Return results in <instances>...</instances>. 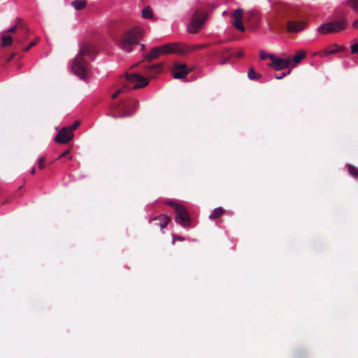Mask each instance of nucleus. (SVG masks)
<instances>
[{
    "label": "nucleus",
    "mask_w": 358,
    "mask_h": 358,
    "mask_svg": "<svg viewBox=\"0 0 358 358\" xmlns=\"http://www.w3.org/2000/svg\"><path fill=\"white\" fill-rule=\"evenodd\" d=\"M92 51V48L90 43L82 44L72 63L73 71L81 79L87 78L89 64L84 59V57L90 56Z\"/></svg>",
    "instance_id": "f257e3e1"
},
{
    "label": "nucleus",
    "mask_w": 358,
    "mask_h": 358,
    "mask_svg": "<svg viewBox=\"0 0 358 358\" xmlns=\"http://www.w3.org/2000/svg\"><path fill=\"white\" fill-rule=\"evenodd\" d=\"M144 35L143 28L135 27L123 34L119 41V46L124 51L129 52L138 44Z\"/></svg>",
    "instance_id": "f03ea898"
},
{
    "label": "nucleus",
    "mask_w": 358,
    "mask_h": 358,
    "mask_svg": "<svg viewBox=\"0 0 358 358\" xmlns=\"http://www.w3.org/2000/svg\"><path fill=\"white\" fill-rule=\"evenodd\" d=\"M346 27V21L344 20L339 21H331L320 25L317 28V31L321 34L325 35L331 33H337L343 31Z\"/></svg>",
    "instance_id": "7ed1b4c3"
},
{
    "label": "nucleus",
    "mask_w": 358,
    "mask_h": 358,
    "mask_svg": "<svg viewBox=\"0 0 358 358\" xmlns=\"http://www.w3.org/2000/svg\"><path fill=\"white\" fill-rule=\"evenodd\" d=\"M205 20L206 17L204 16V13L201 10H196L187 26L188 32L191 34L199 32L201 30Z\"/></svg>",
    "instance_id": "20e7f679"
},
{
    "label": "nucleus",
    "mask_w": 358,
    "mask_h": 358,
    "mask_svg": "<svg viewBox=\"0 0 358 358\" xmlns=\"http://www.w3.org/2000/svg\"><path fill=\"white\" fill-rule=\"evenodd\" d=\"M176 222L184 228L190 227L192 225V220L186 207L182 204L176 211Z\"/></svg>",
    "instance_id": "39448f33"
},
{
    "label": "nucleus",
    "mask_w": 358,
    "mask_h": 358,
    "mask_svg": "<svg viewBox=\"0 0 358 358\" xmlns=\"http://www.w3.org/2000/svg\"><path fill=\"white\" fill-rule=\"evenodd\" d=\"M125 76L127 80L134 85L132 87L134 90L144 87L147 86L149 83L148 78L138 73H127Z\"/></svg>",
    "instance_id": "423d86ee"
},
{
    "label": "nucleus",
    "mask_w": 358,
    "mask_h": 358,
    "mask_svg": "<svg viewBox=\"0 0 358 358\" xmlns=\"http://www.w3.org/2000/svg\"><path fill=\"white\" fill-rule=\"evenodd\" d=\"M165 54H186L185 43H169L163 45Z\"/></svg>",
    "instance_id": "0eeeda50"
},
{
    "label": "nucleus",
    "mask_w": 358,
    "mask_h": 358,
    "mask_svg": "<svg viewBox=\"0 0 358 358\" xmlns=\"http://www.w3.org/2000/svg\"><path fill=\"white\" fill-rule=\"evenodd\" d=\"M268 66L275 71L291 69L290 61L288 59V57L282 58L275 55L271 63L268 64Z\"/></svg>",
    "instance_id": "6e6552de"
},
{
    "label": "nucleus",
    "mask_w": 358,
    "mask_h": 358,
    "mask_svg": "<svg viewBox=\"0 0 358 358\" xmlns=\"http://www.w3.org/2000/svg\"><path fill=\"white\" fill-rule=\"evenodd\" d=\"M192 71L185 64H177L172 69L171 73L175 79H181L186 78Z\"/></svg>",
    "instance_id": "1a4fd4ad"
},
{
    "label": "nucleus",
    "mask_w": 358,
    "mask_h": 358,
    "mask_svg": "<svg viewBox=\"0 0 358 358\" xmlns=\"http://www.w3.org/2000/svg\"><path fill=\"white\" fill-rule=\"evenodd\" d=\"M73 136V133H71V130L65 127L59 131L57 135L55 137V141L58 143L66 144L71 141Z\"/></svg>",
    "instance_id": "9d476101"
},
{
    "label": "nucleus",
    "mask_w": 358,
    "mask_h": 358,
    "mask_svg": "<svg viewBox=\"0 0 358 358\" xmlns=\"http://www.w3.org/2000/svg\"><path fill=\"white\" fill-rule=\"evenodd\" d=\"M306 23L305 21H292L289 20L287 22V31L289 33H298L305 29Z\"/></svg>",
    "instance_id": "9b49d317"
},
{
    "label": "nucleus",
    "mask_w": 358,
    "mask_h": 358,
    "mask_svg": "<svg viewBox=\"0 0 358 358\" xmlns=\"http://www.w3.org/2000/svg\"><path fill=\"white\" fill-rule=\"evenodd\" d=\"M138 106H139V103L136 100L131 99V100L128 101V102L126 104V107L129 108V109H127V110L120 113L118 115H113V117L114 118H117V117H124L131 115L136 111L137 108H138Z\"/></svg>",
    "instance_id": "f8f14e48"
},
{
    "label": "nucleus",
    "mask_w": 358,
    "mask_h": 358,
    "mask_svg": "<svg viewBox=\"0 0 358 358\" xmlns=\"http://www.w3.org/2000/svg\"><path fill=\"white\" fill-rule=\"evenodd\" d=\"M243 15V10L242 8L236 9L233 13L234 22L233 25L235 28L241 31H245V27L242 24V18Z\"/></svg>",
    "instance_id": "ddd939ff"
},
{
    "label": "nucleus",
    "mask_w": 358,
    "mask_h": 358,
    "mask_svg": "<svg viewBox=\"0 0 358 358\" xmlns=\"http://www.w3.org/2000/svg\"><path fill=\"white\" fill-rule=\"evenodd\" d=\"M290 61V68H295L301 62L306 58V52L304 50H299L296 51L294 56H287Z\"/></svg>",
    "instance_id": "4468645a"
},
{
    "label": "nucleus",
    "mask_w": 358,
    "mask_h": 358,
    "mask_svg": "<svg viewBox=\"0 0 358 358\" xmlns=\"http://www.w3.org/2000/svg\"><path fill=\"white\" fill-rule=\"evenodd\" d=\"M171 219L169 216H167L166 214H160L159 216L150 218V222H154V224L157 227H160L161 229L165 228L169 222H170Z\"/></svg>",
    "instance_id": "2eb2a0df"
},
{
    "label": "nucleus",
    "mask_w": 358,
    "mask_h": 358,
    "mask_svg": "<svg viewBox=\"0 0 358 358\" xmlns=\"http://www.w3.org/2000/svg\"><path fill=\"white\" fill-rule=\"evenodd\" d=\"M17 29H21L24 34H28L30 32L29 29L26 26L25 22L21 18H17L14 26L11 27L7 32L13 33Z\"/></svg>",
    "instance_id": "dca6fc26"
},
{
    "label": "nucleus",
    "mask_w": 358,
    "mask_h": 358,
    "mask_svg": "<svg viewBox=\"0 0 358 358\" xmlns=\"http://www.w3.org/2000/svg\"><path fill=\"white\" fill-rule=\"evenodd\" d=\"M342 50V48H341L337 43L332 44L325 49L320 52L318 54L321 57H324L330 55L336 54Z\"/></svg>",
    "instance_id": "f3484780"
},
{
    "label": "nucleus",
    "mask_w": 358,
    "mask_h": 358,
    "mask_svg": "<svg viewBox=\"0 0 358 358\" xmlns=\"http://www.w3.org/2000/svg\"><path fill=\"white\" fill-rule=\"evenodd\" d=\"M161 55H165L164 52L163 45L154 48L149 53L145 55V59L151 61L158 58Z\"/></svg>",
    "instance_id": "a211bd4d"
},
{
    "label": "nucleus",
    "mask_w": 358,
    "mask_h": 358,
    "mask_svg": "<svg viewBox=\"0 0 358 358\" xmlns=\"http://www.w3.org/2000/svg\"><path fill=\"white\" fill-rule=\"evenodd\" d=\"M225 213V210L222 207H217L213 210L211 213L209 215L210 220H216L222 216Z\"/></svg>",
    "instance_id": "6ab92c4d"
},
{
    "label": "nucleus",
    "mask_w": 358,
    "mask_h": 358,
    "mask_svg": "<svg viewBox=\"0 0 358 358\" xmlns=\"http://www.w3.org/2000/svg\"><path fill=\"white\" fill-rule=\"evenodd\" d=\"M208 46L207 44L189 45L185 43L186 54H189L194 51L200 50Z\"/></svg>",
    "instance_id": "aec40b11"
},
{
    "label": "nucleus",
    "mask_w": 358,
    "mask_h": 358,
    "mask_svg": "<svg viewBox=\"0 0 358 358\" xmlns=\"http://www.w3.org/2000/svg\"><path fill=\"white\" fill-rule=\"evenodd\" d=\"M87 0H75L71 2V6L76 10L84 9L87 6Z\"/></svg>",
    "instance_id": "412c9836"
},
{
    "label": "nucleus",
    "mask_w": 358,
    "mask_h": 358,
    "mask_svg": "<svg viewBox=\"0 0 358 358\" xmlns=\"http://www.w3.org/2000/svg\"><path fill=\"white\" fill-rule=\"evenodd\" d=\"M248 77L250 80H257L262 78V75L260 73H257L253 67H250L248 73Z\"/></svg>",
    "instance_id": "4be33fe9"
},
{
    "label": "nucleus",
    "mask_w": 358,
    "mask_h": 358,
    "mask_svg": "<svg viewBox=\"0 0 358 358\" xmlns=\"http://www.w3.org/2000/svg\"><path fill=\"white\" fill-rule=\"evenodd\" d=\"M349 174L355 179L358 180V169L352 164L346 166Z\"/></svg>",
    "instance_id": "5701e85b"
},
{
    "label": "nucleus",
    "mask_w": 358,
    "mask_h": 358,
    "mask_svg": "<svg viewBox=\"0 0 358 358\" xmlns=\"http://www.w3.org/2000/svg\"><path fill=\"white\" fill-rule=\"evenodd\" d=\"M13 39L12 36L3 35L1 37V45L3 47L10 46L13 44Z\"/></svg>",
    "instance_id": "b1692460"
},
{
    "label": "nucleus",
    "mask_w": 358,
    "mask_h": 358,
    "mask_svg": "<svg viewBox=\"0 0 358 358\" xmlns=\"http://www.w3.org/2000/svg\"><path fill=\"white\" fill-rule=\"evenodd\" d=\"M142 16L144 18L152 19L153 17L152 10L150 6L144 8L142 10Z\"/></svg>",
    "instance_id": "393cba45"
},
{
    "label": "nucleus",
    "mask_w": 358,
    "mask_h": 358,
    "mask_svg": "<svg viewBox=\"0 0 358 358\" xmlns=\"http://www.w3.org/2000/svg\"><path fill=\"white\" fill-rule=\"evenodd\" d=\"M275 55L266 53L264 51H260L259 52V57L260 59L262 60H266L267 59H269L271 62H272L273 59L274 58Z\"/></svg>",
    "instance_id": "a878e982"
},
{
    "label": "nucleus",
    "mask_w": 358,
    "mask_h": 358,
    "mask_svg": "<svg viewBox=\"0 0 358 358\" xmlns=\"http://www.w3.org/2000/svg\"><path fill=\"white\" fill-rule=\"evenodd\" d=\"M165 203L167 206L172 207L175 210V211H176L177 209L179 208L182 205V203H176L173 201H167L165 202Z\"/></svg>",
    "instance_id": "bb28decb"
},
{
    "label": "nucleus",
    "mask_w": 358,
    "mask_h": 358,
    "mask_svg": "<svg viewBox=\"0 0 358 358\" xmlns=\"http://www.w3.org/2000/svg\"><path fill=\"white\" fill-rule=\"evenodd\" d=\"M348 6L358 13V0H348Z\"/></svg>",
    "instance_id": "cd10ccee"
},
{
    "label": "nucleus",
    "mask_w": 358,
    "mask_h": 358,
    "mask_svg": "<svg viewBox=\"0 0 358 358\" xmlns=\"http://www.w3.org/2000/svg\"><path fill=\"white\" fill-rule=\"evenodd\" d=\"M41 40L40 37H36L33 41H31L27 47L24 48V52H27L30 50L31 48L36 45L38 42Z\"/></svg>",
    "instance_id": "c85d7f7f"
},
{
    "label": "nucleus",
    "mask_w": 358,
    "mask_h": 358,
    "mask_svg": "<svg viewBox=\"0 0 358 358\" xmlns=\"http://www.w3.org/2000/svg\"><path fill=\"white\" fill-rule=\"evenodd\" d=\"M45 158L44 156H41L38 158V166L40 169H43L45 168Z\"/></svg>",
    "instance_id": "c756f323"
},
{
    "label": "nucleus",
    "mask_w": 358,
    "mask_h": 358,
    "mask_svg": "<svg viewBox=\"0 0 358 358\" xmlns=\"http://www.w3.org/2000/svg\"><path fill=\"white\" fill-rule=\"evenodd\" d=\"M171 236H172V244L174 245L175 244V241H183L185 240V237L183 236H181L180 235H176V234H171Z\"/></svg>",
    "instance_id": "7c9ffc66"
},
{
    "label": "nucleus",
    "mask_w": 358,
    "mask_h": 358,
    "mask_svg": "<svg viewBox=\"0 0 358 358\" xmlns=\"http://www.w3.org/2000/svg\"><path fill=\"white\" fill-rule=\"evenodd\" d=\"M80 125V121L76 120L73 122V124L69 127H66L69 130H71V133H73V131L78 127Z\"/></svg>",
    "instance_id": "2f4dec72"
},
{
    "label": "nucleus",
    "mask_w": 358,
    "mask_h": 358,
    "mask_svg": "<svg viewBox=\"0 0 358 358\" xmlns=\"http://www.w3.org/2000/svg\"><path fill=\"white\" fill-rule=\"evenodd\" d=\"M291 69H289V71L287 72H283L282 73L280 76H276L275 78V79L277 80H280V79H282V78H284L285 76H286L287 75H289L290 73H291Z\"/></svg>",
    "instance_id": "473e14b6"
},
{
    "label": "nucleus",
    "mask_w": 358,
    "mask_h": 358,
    "mask_svg": "<svg viewBox=\"0 0 358 358\" xmlns=\"http://www.w3.org/2000/svg\"><path fill=\"white\" fill-rule=\"evenodd\" d=\"M124 91V88H122V89H119L117 90L113 95H112V99H115L117 97V96L121 94L122 92H123Z\"/></svg>",
    "instance_id": "72a5a7b5"
},
{
    "label": "nucleus",
    "mask_w": 358,
    "mask_h": 358,
    "mask_svg": "<svg viewBox=\"0 0 358 358\" xmlns=\"http://www.w3.org/2000/svg\"><path fill=\"white\" fill-rule=\"evenodd\" d=\"M351 52L352 54L358 53V43L351 46Z\"/></svg>",
    "instance_id": "f704fd0d"
},
{
    "label": "nucleus",
    "mask_w": 358,
    "mask_h": 358,
    "mask_svg": "<svg viewBox=\"0 0 358 358\" xmlns=\"http://www.w3.org/2000/svg\"><path fill=\"white\" fill-rule=\"evenodd\" d=\"M148 68H149V69H155L156 71H159L162 69V65L161 64L152 65V66H150Z\"/></svg>",
    "instance_id": "c9c22d12"
},
{
    "label": "nucleus",
    "mask_w": 358,
    "mask_h": 358,
    "mask_svg": "<svg viewBox=\"0 0 358 358\" xmlns=\"http://www.w3.org/2000/svg\"><path fill=\"white\" fill-rule=\"evenodd\" d=\"M70 153V150H65L64 152H63L61 155H59L57 157V159H59L64 157H66Z\"/></svg>",
    "instance_id": "e433bc0d"
},
{
    "label": "nucleus",
    "mask_w": 358,
    "mask_h": 358,
    "mask_svg": "<svg viewBox=\"0 0 358 358\" xmlns=\"http://www.w3.org/2000/svg\"><path fill=\"white\" fill-rule=\"evenodd\" d=\"M244 55V52L243 50H240L238 52H237L236 54H235V56L238 58H241Z\"/></svg>",
    "instance_id": "4c0bfd02"
},
{
    "label": "nucleus",
    "mask_w": 358,
    "mask_h": 358,
    "mask_svg": "<svg viewBox=\"0 0 358 358\" xmlns=\"http://www.w3.org/2000/svg\"><path fill=\"white\" fill-rule=\"evenodd\" d=\"M352 27L355 29H358V20H355L353 24H352Z\"/></svg>",
    "instance_id": "58836bf2"
},
{
    "label": "nucleus",
    "mask_w": 358,
    "mask_h": 358,
    "mask_svg": "<svg viewBox=\"0 0 358 358\" xmlns=\"http://www.w3.org/2000/svg\"><path fill=\"white\" fill-rule=\"evenodd\" d=\"M227 60H228L227 59H224L222 61H221L220 64H224L227 62Z\"/></svg>",
    "instance_id": "ea45409f"
},
{
    "label": "nucleus",
    "mask_w": 358,
    "mask_h": 358,
    "mask_svg": "<svg viewBox=\"0 0 358 358\" xmlns=\"http://www.w3.org/2000/svg\"><path fill=\"white\" fill-rule=\"evenodd\" d=\"M36 172V169L35 168H32L31 170V174L34 175Z\"/></svg>",
    "instance_id": "a19ab883"
},
{
    "label": "nucleus",
    "mask_w": 358,
    "mask_h": 358,
    "mask_svg": "<svg viewBox=\"0 0 358 358\" xmlns=\"http://www.w3.org/2000/svg\"><path fill=\"white\" fill-rule=\"evenodd\" d=\"M141 50H143L145 49V45L144 44H141Z\"/></svg>",
    "instance_id": "79ce46f5"
},
{
    "label": "nucleus",
    "mask_w": 358,
    "mask_h": 358,
    "mask_svg": "<svg viewBox=\"0 0 358 358\" xmlns=\"http://www.w3.org/2000/svg\"><path fill=\"white\" fill-rule=\"evenodd\" d=\"M14 56H15V55H14V54H13V55H12L10 56V57L9 58V60L12 59L14 57Z\"/></svg>",
    "instance_id": "37998d69"
},
{
    "label": "nucleus",
    "mask_w": 358,
    "mask_h": 358,
    "mask_svg": "<svg viewBox=\"0 0 358 358\" xmlns=\"http://www.w3.org/2000/svg\"><path fill=\"white\" fill-rule=\"evenodd\" d=\"M69 159H72V156H71V155H70V156L69 157Z\"/></svg>",
    "instance_id": "c03bdc74"
},
{
    "label": "nucleus",
    "mask_w": 358,
    "mask_h": 358,
    "mask_svg": "<svg viewBox=\"0 0 358 358\" xmlns=\"http://www.w3.org/2000/svg\"><path fill=\"white\" fill-rule=\"evenodd\" d=\"M282 57L285 56V53H282Z\"/></svg>",
    "instance_id": "a18cd8bd"
}]
</instances>
